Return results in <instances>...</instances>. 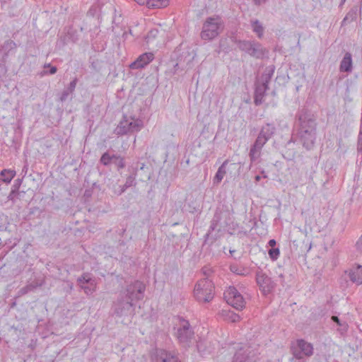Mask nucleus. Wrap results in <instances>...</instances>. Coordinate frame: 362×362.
<instances>
[{
  "mask_svg": "<svg viewBox=\"0 0 362 362\" xmlns=\"http://www.w3.org/2000/svg\"><path fill=\"white\" fill-rule=\"evenodd\" d=\"M298 119V136L303 146L308 150L315 144L317 135L316 117L306 109H302L297 115Z\"/></svg>",
  "mask_w": 362,
  "mask_h": 362,
  "instance_id": "nucleus-1",
  "label": "nucleus"
},
{
  "mask_svg": "<svg viewBox=\"0 0 362 362\" xmlns=\"http://www.w3.org/2000/svg\"><path fill=\"white\" fill-rule=\"evenodd\" d=\"M274 132L275 127L272 124L267 123L262 127L256 140L250 149L249 156L252 163L260 158L263 146L273 136Z\"/></svg>",
  "mask_w": 362,
  "mask_h": 362,
  "instance_id": "nucleus-2",
  "label": "nucleus"
},
{
  "mask_svg": "<svg viewBox=\"0 0 362 362\" xmlns=\"http://www.w3.org/2000/svg\"><path fill=\"white\" fill-rule=\"evenodd\" d=\"M223 30V22L221 17L216 16L208 17L204 21L200 34L204 40H211L216 38Z\"/></svg>",
  "mask_w": 362,
  "mask_h": 362,
  "instance_id": "nucleus-3",
  "label": "nucleus"
},
{
  "mask_svg": "<svg viewBox=\"0 0 362 362\" xmlns=\"http://www.w3.org/2000/svg\"><path fill=\"white\" fill-rule=\"evenodd\" d=\"M214 286L211 280L206 278L201 279L194 286V297L199 302H209L214 298Z\"/></svg>",
  "mask_w": 362,
  "mask_h": 362,
  "instance_id": "nucleus-4",
  "label": "nucleus"
},
{
  "mask_svg": "<svg viewBox=\"0 0 362 362\" xmlns=\"http://www.w3.org/2000/svg\"><path fill=\"white\" fill-rule=\"evenodd\" d=\"M313 344L304 339L296 340L291 346V351L293 354L291 361L293 362L294 359L303 361L305 357L311 356L313 354Z\"/></svg>",
  "mask_w": 362,
  "mask_h": 362,
  "instance_id": "nucleus-5",
  "label": "nucleus"
},
{
  "mask_svg": "<svg viewBox=\"0 0 362 362\" xmlns=\"http://www.w3.org/2000/svg\"><path fill=\"white\" fill-rule=\"evenodd\" d=\"M146 286L143 282L135 281L127 285L123 295L127 299L134 303V301H138L143 298Z\"/></svg>",
  "mask_w": 362,
  "mask_h": 362,
  "instance_id": "nucleus-6",
  "label": "nucleus"
},
{
  "mask_svg": "<svg viewBox=\"0 0 362 362\" xmlns=\"http://www.w3.org/2000/svg\"><path fill=\"white\" fill-rule=\"evenodd\" d=\"M194 333L189 322L182 319L176 334L179 342L184 346H189L194 339Z\"/></svg>",
  "mask_w": 362,
  "mask_h": 362,
  "instance_id": "nucleus-7",
  "label": "nucleus"
},
{
  "mask_svg": "<svg viewBox=\"0 0 362 362\" xmlns=\"http://www.w3.org/2000/svg\"><path fill=\"white\" fill-rule=\"evenodd\" d=\"M259 354L249 346L241 347L234 354L232 362H259Z\"/></svg>",
  "mask_w": 362,
  "mask_h": 362,
  "instance_id": "nucleus-8",
  "label": "nucleus"
},
{
  "mask_svg": "<svg viewBox=\"0 0 362 362\" xmlns=\"http://www.w3.org/2000/svg\"><path fill=\"white\" fill-rule=\"evenodd\" d=\"M274 71L269 70L262 76V83L256 86L254 102L256 105H261L264 101L266 91L269 88L268 84L272 78Z\"/></svg>",
  "mask_w": 362,
  "mask_h": 362,
  "instance_id": "nucleus-9",
  "label": "nucleus"
},
{
  "mask_svg": "<svg viewBox=\"0 0 362 362\" xmlns=\"http://www.w3.org/2000/svg\"><path fill=\"white\" fill-rule=\"evenodd\" d=\"M143 126L141 120H128L124 119L120 121L117 127L115 129V133L117 135H124L129 133L139 132Z\"/></svg>",
  "mask_w": 362,
  "mask_h": 362,
  "instance_id": "nucleus-10",
  "label": "nucleus"
},
{
  "mask_svg": "<svg viewBox=\"0 0 362 362\" xmlns=\"http://www.w3.org/2000/svg\"><path fill=\"white\" fill-rule=\"evenodd\" d=\"M224 298L228 304L237 310H242L245 307V300L238 290L230 286L224 292Z\"/></svg>",
  "mask_w": 362,
  "mask_h": 362,
  "instance_id": "nucleus-11",
  "label": "nucleus"
},
{
  "mask_svg": "<svg viewBox=\"0 0 362 362\" xmlns=\"http://www.w3.org/2000/svg\"><path fill=\"white\" fill-rule=\"evenodd\" d=\"M100 162L105 166L110 165L111 163L115 164L117 170L123 169L126 166L124 158L117 154H110L108 151L105 152L100 157Z\"/></svg>",
  "mask_w": 362,
  "mask_h": 362,
  "instance_id": "nucleus-12",
  "label": "nucleus"
},
{
  "mask_svg": "<svg viewBox=\"0 0 362 362\" xmlns=\"http://www.w3.org/2000/svg\"><path fill=\"white\" fill-rule=\"evenodd\" d=\"M256 281L264 295L270 293L274 287V284L271 278L262 271L257 272Z\"/></svg>",
  "mask_w": 362,
  "mask_h": 362,
  "instance_id": "nucleus-13",
  "label": "nucleus"
},
{
  "mask_svg": "<svg viewBox=\"0 0 362 362\" xmlns=\"http://www.w3.org/2000/svg\"><path fill=\"white\" fill-rule=\"evenodd\" d=\"M134 306V303L125 298V296L121 293L120 297L114 303L113 309L114 313L117 316H122L127 314Z\"/></svg>",
  "mask_w": 362,
  "mask_h": 362,
  "instance_id": "nucleus-14",
  "label": "nucleus"
},
{
  "mask_svg": "<svg viewBox=\"0 0 362 362\" xmlns=\"http://www.w3.org/2000/svg\"><path fill=\"white\" fill-rule=\"evenodd\" d=\"M154 59V54L152 52H146L140 55L129 67L132 69H142Z\"/></svg>",
  "mask_w": 362,
  "mask_h": 362,
  "instance_id": "nucleus-15",
  "label": "nucleus"
},
{
  "mask_svg": "<svg viewBox=\"0 0 362 362\" xmlns=\"http://www.w3.org/2000/svg\"><path fill=\"white\" fill-rule=\"evenodd\" d=\"M350 280L357 285L362 284V266H354L348 272Z\"/></svg>",
  "mask_w": 362,
  "mask_h": 362,
  "instance_id": "nucleus-16",
  "label": "nucleus"
},
{
  "mask_svg": "<svg viewBox=\"0 0 362 362\" xmlns=\"http://www.w3.org/2000/svg\"><path fill=\"white\" fill-rule=\"evenodd\" d=\"M339 69L341 71L345 72H351L352 71V57L351 54L349 52H346L341 63Z\"/></svg>",
  "mask_w": 362,
  "mask_h": 362,
  "instance_id": "nucleus-17",
  "label": "nucleus"
},
{
  "mask_svg": "<svg viewBox=\"0 0 362 362\" xmlns=\"http://www.w3.org/2000/svg\"><path fill=\"white\" fill-rule=\"evenodd\" d=\"M173 358H177V357L163 349L157 350L156 352V362H171Z\"/></svg>",
  "mask_w": 362,
  "mask_h": 362,
  "instance_id": "nucleus-18",
  "label": "nucleus"
},
{
  "mask_svg": "<svg viewBox=\"0 0 362 362\" xmlns=\"http://www.w3.org/2000/svg\"><path fill=\"white\" fill-rule=\"evenodd\" d=\"M135 185H136L135 177L134 176L129 175L127 177L126 182L123 185H119L117 189H115V193L117 195H121L129 187L135 186Z\"/></svg>",
  "mask_w": 362,
  "mask_h": 362,
  "instance_id": "nucleus-19",
  "label": "nucleus"
},
{
  "mask_svg": "<svg viewBox=\"0 0 362 362\" xmlns=\"http://www.w3.org/2000/svg\"><path fill=\"white\" fill-rule=\"evenodd\" d=\"M248 54L256 58H261L264 54V50L259 43L253 42Z\"/></svg>",
  "mask_w": 362,
  "mask_h": 362,
  "instance_id": "nucleus-20",
  "label": "nucleus"
},
{
  "mask_svg": "<svg viewBox=\"0 0 362 362\" xmlns=\"http://www.w3.org/2000/svg\"><path fill=\"white\" fill-rule=\"evenodd\" d=\"M77 81V78H75L72 81L70 82L68 88L64 90L59 98L61 102L65 101L68 98L69 95L73 93L76 88Z\"/></svg>",
  "mask_w": 362,
  "mask_h": 362,
  "instance_id": "nucleus-21",
  "label": "nucleus"
},
{
  "mask_svg": "<svg viewBox=\"0 0 362 362\" xmlns=\"http://www.w3.org/2000/svg\"><path fill=\"white\" fill-rule=\"evenodd\" d=\"M229 163L228 160H226L222 165L218 168V171L216 173V175L214 177V181L217 183H219L222 181L223 179V177L226 174V167Z\"/></svg>",
  "mask_w": 362,
  "mask_h": 362,
  "instance_id": "nucleus-22",
  "label": "nucleus"
},
{
  "mask_svg": "<svg viewBox=\"0 0 362 362\" xmlns=\"http://www.w3.org/2000/svg\"><path fill=\"white\" fill-rule=\"evenodd\" d=\"M169 4V0H148L147 1L148 8H160L166 7Z\"/></svg>",
  "mask_w": 362,
  "mask_h": 362,
  "instance_id": "nucleus-23",
  "label": "nucleus"
},
{
  "mask_svg": "<svg viewBox=\"0 0 362 362\" xmlns=\"http://www.w3.org/2000/svg\"><path fill=\"white\" fill-rule=\"evenodd\" d=\"M252 28L254 33H255L259 38L263 36L264 28L262 23L258 20H254L251 21Z\"/></svg>",
  "mask_w": 362,
  "mask_h": 362,
  "instance_id": "nucleus-24",
  "label": "nucleus"
},
{
  "mask_svg": "<svg viewBox=\"0 0 362 362\" xmlns=\"http://www.w3.org/2000/svg\"><path fill=\"white\" fill-rule=\"evenodd\" d=\"M1 175L4 177L2 180L4 182H10L15 177L16 172L10 170H4L1 171Z\"/></svg>",
  "mask_w": 362,
  "mask_h": 362,
  "instance_id": "nucleus-25",
  "label": "nucleus"
},
{
  "mask_svg": "<svg viewBox=\"0 0 362 362\" xmlns=\"http://www.w3.org/2000/svg\"><path fill=\"white\" fill-rule=\"evenodd\" d=\"M17 45L16 42L11 40H6L2 46L3 49L6 51V55H8L10 51L15 49Z\"/></svg>",
  "mask_w": 362,
  "mask_h": 362,
  "instance_id": "nucleus-26",
  "label": "nucleus"
},
{
  "mask_svg": "<svg viewBox=\"0 0 362 362\" xmlns=\"http://www.w3.org/2000/svg\"><path fill=\"white\" fill-rule=\"evenodd\" d=\"M252 42H250V41H239L238 43V46L240 50L244 51V52H247V54H249V52L251 49Z\"/></svg>",
  "mask_w": 362,
  "mask_h": 362,
  "instance_id": "nucleus-27",
  "label": "nucleus"
},
{
  "mask_svg": "<svg viewBox=\"0 0 362 362\" xmlns=\"http://www.w3.org/2000/svg\"><path fill=\"white\" fill-rule=\"evenodd\" d=\"M89 284L90 285L88 286H86L85 284L79 285L81 289H83L84 292L88 295L92 294L95 291V283L90 282Z\"/></svg>",
  "mask_w": 362,
  "mask_h": 362,
  "instance_id": "nucleus-28",
  "label": "nucleus"
},
{
  "mask_svg": "<svg viewBox=\"0 0 362 362\" xmlns=\"http://www.w3.org/2000/svg\"><path fill=\"white\" fill-rule=\"evenodd\" d=\"M40 285L36 284V286L33 285V284H28L23 288H21L19 291H18V295L21 296H23V295H25L27 294L28 292L34 290L35 288H37V286H39Z\"/></svg>",
  "mask_w": 362,
  "mask_h": 362,
  "instance_id": "nucleus-29",
  "label": "nucleus"
},
{
  "mask_svg": "<svg viewBox=\"0 0 362 362\" xmlns=\"http://www.w3.org/2000/svg\"><path fill=\"white\" fill-rule=\"evenodd\" d=\"M230 269L233 273H235L238 275H246V269L244 267H239L237 265H231L230 267Z\"/></svg>",
  "mask_w": 362,
  "mask_h": 362,
  "instance_id": "nucleus-30",
  "label": "nucleus"
},
{
  "mask_svg": "<svg viewBox=\"0 0 362 362\" xmlns=\"http://www.w3.org/2000/svg\"><path fill=\"white\" fill-rule=\"evenodd\" d=\"M90 282H94V281H92L90 277L88 276L87 274H83L81 277L78 279V285L81 284H90Z\"/></svg>",
  "mask_w": 362,
  "mask_h": 362,
  "instance_id": "nucleus-31",
  "label": "nucleus"
},
{
  "mask_svg": "<svg viewBox=\"0 0 362 362\" xmlns=\"http://www.w3.org/2000/svg\"><path fill=\"white\" fill-rule=\"evenodd\" d=\"M280 252L279 248H272L269 250V255L272 259L276 260L279 256Z\"/></svg>",
  "mask_w": 362,
  "mask_h": 362,
  "instance_id": "nucleus-32",
  "label": "nucleus"
},
{
  "mask_svg": "<svg viewBox=\"0 0 362 362\" xmlns=\"http://www.w3.org/2000/svg\"><path fill=\"white\" fill-rule=\"evenodd\" d=\"M19 195V192L16 189H13L10 192L9 195L8 196V199L12 201L13 202H15L16 199H18Z\"/></svg>",
  "mask_w": 362,
  "mask_h": 362,
  "instance_id": "nucleus-33",
  "label": "nucleus"
},
{
  "mask_svg": "<svg viewBox=\"0 0 362 362\" xmlns=\"http://www.w3.org/2000/svg\"><path fill=\"white\" fill-rule=\"evenodd\" d=\"M332 320L336 322L339 327H342V329L344 330H346L347 329V324L345 322H341L338 317L337 316H332Z\"/></svg>",
  "mask_w": 362,
  "mask_h": 362,
  "instance_id": "nucleus-34",
  "label": "nucleus"
},
{
  "mask_svg": "<svg viewBox=\"0 0 362 362\" xmlns=\"http://www.w3.org/2000/svg\"><path fill=\"white\" fill-rule=\"evenodd\" d=\"M357 151L359 153H362V129H360L358 136V141H357Z\"/></svg>",
  "mask_w": 362,
  "mask_h": 362,
  "instance_id": "nucleus-35",
  "label": "nucleus"
},
{
  "mask_svg": "<svg viewBox=\"0 0 362 362\" xmlns=\"http://www.w3.org/2000/svg\"><path fill=\"white\" fill-rule=\"evenodd\" d=\"M157 34H158L157 30H151L148 32L146 38L148 40H150L151 38H154L156 37Z\"/></svg>",
  "mask_w": 362,
  "mask_h": 362,
  "instance_id": "nucleus-36",
  "label": "nucleus"
},
{
  "mask_svg": "<svg viewBox=\"0 0 362 362\" xmlns=\"http://www.w3.org/2000/svg\"><path fill=\"white\" fill-rule=\"evenodd\" d=\"M356 246V248L358 250L362 252V235L361 236L359 240L357 241Z\"/></svg>",
  "mask_w": 362,
  "mask_h": 362,
  "instance_id": "nucleus-37",
  "label": "nucleus"
},
{
  "mask_svg": "<svg viewBox=\"0 0 362 362\" xmlns=\"http://www.w3.org/2000/svg\"><path fill=\"white\" fill-rule=\"evenodd\" d=\"M239 318L240 317L235 313H232L230 316V319L233 322H238L239 320Z\"/></svg>",
  "mask_w": 362,
  "mask_h": 362,
  "instance_id": "nucleus-38",
  "label": "nucleus"
},
{
  "mask_svg": "<svg viewBox=\"0 0 362 362\" xmlns=\"http://www.w3.org/2000/svg\"><path fill=\"white\" fill-rule=\"evenodd\" d=\"M134 1H136V3H138L140 5L146 4L147 6V1L148 0H134Z\"/></svg>",
  "mask_w": 362,
  "mask_h": 362,
  "instance_id": "nucleus-39",
  "label": "nucleus"
},
{
  "mask_svg": "<svg viewBox=\"0 0 362 362\" xmlns=\"http://www.w3.org/2000/svg\"><path fill=\"white\" fill-rule=\"evenodd\" d=\"M255 4L260 5L262 4L265 3L267 0H252Z\"/></svg>",
  "mask_w": 362,
  "mask_h": 362,
  "instance_id": "nucleus-40",
  "label": "nucleus"
},
{
  "mask_svg": "<svg viewBox=\"0 0 362 362\" xmlns=\"http://www.w3.org/2000/svg\"><path fill=\"white\" fill-rule=\"evenodd\" d=\"M57 71V69L56 66H51L49 70L50 74H54Z\"/></svg>",
  "mask_w": 362,
  "mask_h": 362,
  "instance_id": "nucleus-41",
  "label": "nucleus"
},
{
  "mask_svg": "<svg viewBox=\"0 0 362 362\" xmlns=\"http://www.w3.org/2000/svg\"><path fill=\"white\" fill-rule=\"evenodd\" d=\"M11 1V0H0L1 6H3L5 4H9Z\"/></svg>",
  "mask_w": 362,
  "mask_h": 362,
  "instance_id": "nucleus-42",
  "label": "nucleus"
},
{
  "mask_svg": "<svg viewBox=\"0 0 362 362\" xmlns=\"http://www.w3.org/2000/svg\"><path fill=\"white\" fill-rule=\"evenodd\" d=\"M269 246H271V247H274V246H275V245H276V241H275V240H273V239H272V240H270L269 241Z\"/></svg>",
  "mask_w": 362,
  "mask_h": 362,
  "instance_id": "nucleus-43",
  "label": "nucleus"
},
{
  "mask_svg": "<svg viewBox=\"0 0 362 362\" xmlns=\"http://www.w3.org/2000/svg\"><path fill=\"white\" fill-rule=\"evenodd\" d=\"M255 181L259 182L261 180V177L259 175L255 176Z\"/></svg>",
  "mask_w": 362,
  "mask_h": 362,
  "instance_id": "nucleus-44",
  "label": "nucleus"
},
{
  "mask_svg": "<svg viewBox=\"0 0 362 362\" xmlns=\"http://www.w3.org/2000/svg\"><path fill=\"white\" fill-rule=\"evenodd\" d=\"M170 361L171 362H180L178 358H173Z\"/></svg>",
  "mask_w": 362,
  "mask_h": 362,
  "instance_id": "nucleus-45",
  "label": "nucleus"
},
{
  "mask_svg": "<svg viewBox=\"0 0 362 362\" xmlns=\"http://www.w3.org/2000/svg\"><path fill=\"white\" fill-rule=\"evenodd\" d=\"M45 67H51V66L49 64H45Z\"/></svg>",
  "mask_w": 362,
  "mask_h": 362,
  "instance_id": "nucleus-46",
  "label": "nucleus"
},
{
  "mask_svg": "<svg viewBox=\"0 0 362 362\" xmlns=\"http://www.w3.org/2000/svg\"><path fill=\"white\" fill-rule=\"evenodd\" d=\"M311 246H312V245H311V243H310V244H309V247H308V250H310V248H311Z\"/></svg>",
  "mask_w": 362,
  "mask_h": 362,
  "instance_id": "nucleus-47",
  "label": "nucleus"
},
{
  "mask_svg": "<svg viewBox=\"0 0 362 362\" xmlns=\"http://www.w3.org/2000/svg\"><path fill=\"white\" fill-rule=\"evenodd\" d=\"M177 66H178V64H176L175 65V67L176 68Z\"/></svg>",
  "mask_w": 362,
  "mask_h": 362,
  "instance_id": "nucleus-48",
  "label": "nucleus"
}]
</instances>
